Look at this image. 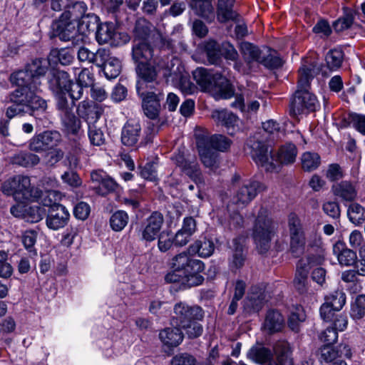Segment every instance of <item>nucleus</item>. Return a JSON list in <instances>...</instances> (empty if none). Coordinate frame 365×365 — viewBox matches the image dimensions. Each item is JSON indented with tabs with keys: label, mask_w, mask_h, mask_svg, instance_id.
<instances>
[{
	"label": "nucleus",
	"mask_w": 365,
	"mask_h": 365,
	"mask_svg": "<svg viewBox=\"0 0 365 365\" xmlns=\"http://www.w3.org/2000/svg\"><path fill=\"white\" fill-rule=\"evenodd\" d=\"M264 133H257L250 136L246 142L247 147L250 149V155L258 166L264 168L267 171L272 172L277 170L279 164L293 163L297 155V149L294 144L287 143L282 145L276 155L272 154L269 149Z\"/></svg>",
	"instance_id": "obj_1"
},
{
	"label": "nucleus",
	"mask_w": 365,
	"mask_h": 365,
	"mask_svg": "<svg viewBox=\"0 0 365 365\" xmlns=\"http://www.w3.org/2000/svg\"><path fill=\"white\" fill-rule=\"evenodd\" d=\"M173 270L165 276L168 283L179 282L182 289L199 286L204 282L201 274L205 269L204 263L191 258L186 252L175 256L172 259Z\"/></svg>",
	"instance_id": "obj_2"
},
{
	"label": "nucleus",
	"mask_w": 365,
	"mask_h": 365,
	"mask_svg": "<svg viewBox=\"0 0 365 365\" xmlns=\"http://www.w3.org/2000/svg\"><path fill=\"white\" fill-rule=\"evenodd\" d=\"M233 203L238 206L245 207L252 202L256 196L266 189L264 185L255 180L240 181V176L235 174L232 178Z\"/></svg>",
	"instance_id": "obj_3"
},
{
	"label": "nucleus",
	"mask_w": 365,
	"mask_h": 365,
	"mask_svg": "<svg viewBox=\"0 0 365 365\" xmlns=\"http://www.w3.org/2000/svg\"><path fill=\"white\" fill-rule=\"evenodd\" d=\"M173 48H162L160 47V53L154 59V63L157 66L163 70L166 71L165 76L169 75L170 76H173L175 78L179 79L180 86L178 87L181 91H192V85L190 81L185 76H182V73L184 70L180 60L173 55H167L165 53L166 49L173 51L175 48V43L173 40Z\"/></svg>",
	"instance_id": "obj_4"
},
{
	"label": "nucleus",
	"mask_w": 365,
	"mask_h": 365,
	"mask_svg": "<svg viewBox=\"0 0 365 365\" xmlns=\"http://www.w3.org/2000/svg\"><path fill=\"white\" fill-rule=\"evenodd\" d=\"M266 213L264 209H260L252 234L257 250L260 254H264L269 250L274 235V223Z\"/></svg>",
	"instance_id": "obj_5"
},
{
	"label": "nucleus",
	"mask_w": 365,
	"mask_h": 365,
	"mask_svg": "<svg viewBox=\"0 0 365 365\" xmlns=\"http://www.w3.org/2000/svg\"><path fill=\"white\" fill-rule=\"evenodd\" d=\"M2 192L7 195H13L20 202L32 201L38 196V188L31 187L30 178L23 175L15 176L4 182Z\"/></svg>",
	"instance_id": "obj_6"
},
{
	"label": "nucleus",
	"mask_w": 365,
	"mask_h": 365,
	"mask_svg": "<svg viewBox=\"0 0 365 365\" xmlns=\"http://www.w3.org/2000/svg\"><path fill=\"white\" fill-rule=\"evenodd\" d=\"M133 36L135 41H149L158 43L159 41L160 46L162 48H168L173 49V40L165 38L161 33L145 19L140 18L135 21L133 29Z\"/></svg>",
	"instance_id": "obj_7"
},
{
	"label": "nucleus",
	"mask_w": 365,
	"mask_h": 365,
	"mask_svg": "<svg viewBox=\"0 0 365 365\" xmlns=\"http://www.w3.org/2000/svg\"><path fill=\"white\" fill-rule=\"evenodd\" d=\"M352 355L349 345L341 343L335 348L324 346L319 350V360L322 365H347L343 359Z\"/></svg>",
	"instance_id": "obj_8"
},
{
	"label": "nucleus",
	"mask_w": 365,
	"mask_h": 365,
	"mask_svg": "<svg viewBox=\"0 0 365 365\" xmlns=\"http://www.w3.org/2000/svg\"><path fill=\"white\" fill-rule=\"evenodd\" d=\"M204 312L202 309L197 305L190 306L188 304L180 302L175 304L173 313L171 317V324L180 327L194 319H202Z\"/></svg>",
	"instance_id": "obj_9"
},
{
	"label": "nucleus",
	"mask_w": 365,
	"mask_h": 365,
	"mask_svg": "<svg viewBox=\"0 0 365 365\" xmlns=\"http://www.w3.org/2000/svg\"><path fill=\"white\" fill-rule=\"evenodd\" d=\"M290 235V252L295 257H300L304 252L306 237L299 218L295 214H290L288 220Z\"/></svg>",
	"instance_id": "obj_10"
},
{
	"label": "nucleus",
	"mask_w": 365,
	"mask_h": 365,
	"mask_svg": "<svg viewBox=\"0 0 365 365\" xmlns=\"http://www.w3.org/2000/svg\"><path fill=\"white\" fill-rule=\"evenodd\" d=\"M319 106L318 98L314 93H294L290 100L289 115L297 118L305 110L313 112Z\"/></svg>",
	"instance_id": "obj_11"
},
{
	"label": "nucleus",
	"mask_w": 365,
	"mask_h": 365,
	"mask_svg": "<svg viewBox=\"0 0 365 365\" xmlns=\"http://www.w3.org/2000/svg\"><path fill=\"white\" fill-rule=\"evenodd\" d=\"M53 35L63 41L82 38L76 21L69 19V13H63L60 19L51 25Z\"/></svg>",
	"instance_id": "obj_12"
},
{
	"label": "nucleus",
	"mask_w": 365,
	"mask_h": 365,
	"mask_svg": "<svg viewBox=\"0 0 365 365\" xmlns=\"http://www.w3.org/2000/svg\"><path fill=\"white\" fill-rule=\"evenodd\" d=\"M48 0H34L36 6L47 2ZM51 9L55 11H61L65 9L63 13H69V19L73 17L76 20L81 19L86 16L87 6L83 1L76 0H51Z\"/></svg>",
	"instance_id": "obj_13"
},
{
	"label": "nucleus",
	"mask_w": 365,
	"mask_h": 365,
	"mask_svg": "<svg viewBox=\"0 0 365 365\" xmlns=\"http://www.w3.org/2000/svg\"><path fill=\"white\" fill-rule=\"evenodd\" d=\"M10 81L13 86L18 88L16 91H41L44 88L41 87V81L34 78L26 68L13 73L10 76Z\"/></svg>",
	"instance_id": "obj_14"
},
{
	"label": "nucleus",
	"mask_w": 365,
	"mask_h": 365,
	"mask_svg": "<svg viewBox=\"0 0 365 365\" xmlns=\"http://www.w3.org/2000/svg\"><path fill=\"white\" fill-rule=\"evenodd\" d=\"M69 217L70 214L66 207L56 204L48 208L46 223L49 229L58 230L67 225Z\"/></svg>",
	"instance_id": "obj_15"
},
{
	"label": "nucleus",
	"mask_w": 365,
	"mask_h": 365,
	"mask_svg": "<svg viewBox=\"0 0 365 365\" xmlns=\"http://www.w3.org/2000/svg\"><path fill=\"white\" fill-rule=\"evenodd\" d=\"M175 160L177 165L197 185L204 184V179L200 165L194 158H185L183 155H179L176 157Z\"/></svg>",
	"instance_id": "obj_16"
},
{
	"label": "nucleus",
	"mask_w": 365,
	"mask_h": 365,
	"mask_svg": "<svg viewBox=\"0 0 365 365\" xmlns=\"http://www.w3.org/2000/svg\"><path fill=\"white\" fill-rule=\"evenodd\" d=\"M292 347L285 340L276 341L272 347V361L269 365H294Z\"/></svg>",
	"instance_id": "obj_17"
},
{
	"label": "nucleus",
	"mask_w": 365,
	"mask_h": 365,
	"mask_svg": "<svg viewBox=\"0 0 365 365\" xmlns=\"http://www.w3.org/2000/svg\"><path fill=\"white\" fill-rule=\"evenodd\" d=\"M164 222V217L160 212H153L145 221L142 231V238L152 242L159 237L160 231Z\"/></svg>",
	"instance_id": "obj_18"
},
{
	"label": "nucleus",
	"mask_w": 365,
	"mask_h": 365,
	"mask_svg": "<svg viewBox=\"0 0 365 365\" xmlns=\"http://www.w3.org/2000/svg\"><path fill=\"white\" fill-rule=\"evenodd\" d=\"M142 100V108L144 114L151 120H157L161 109V93H140Z\"/></svg>",
	"instance_id": "obj_19"
},
{
	"label": "nucleus",
	"mask_w": 365,
	"mask_h": 365,
	"mask_svg": "<svg viewBox=\"0 0 365 365\" xmlns=\"http://www.w3.org/2000/svg\"><path fill=\"white\" fill-rule=\"evenodd\" d=\"M195 139L200 160L204 166L211 170H217L220 165L219 154L207 145V141H205L203 138H198L195 136Z\"/></svg>",
	"instance_id": "obj_20"
},
{
	"label": "nucleus",
	"mask_w": 365,
	"mask_h": 365,
	"mask_svg": "<svg viewBox=\"0 0 365 365\" xmlns=\"http://www.w3.org/2000/svg\"><path fill=\"white\" fill-rule=\"evenodd\" d=\"M137 70L140 79L136 83V89L140 91L155 88L154 84H157L155 82L157 72L155 68L147 62L138 64Z\"/></svg>",
	"instance_id": "obj_21"
},
{
	"label": "nucleus",
	"mask_w": 365,
	"mask_h": 365,
	"mask_svg": "<svg viewBox=\"0 0 365 365\" xmlns=\"http://www.w3.org/2000/svg\"><path fill=\"white\" fill-rule=\"evenodd\" d=\"M91 178L92 182L96 184L94 187L96 192L102 196L115 191L118 185L114 180L103 170L93 171L91 173Z\"/></svg>",
	"instance_id": "obj_22"
},
{
	"label": "nucleus",
	"mask_w": 365,
	"mask_h": 365,
	"mask_svg": "<svg viewBox=\"0 0 365 365\" xmlns=\"http://www.w3.org/2000/svg\"><path fill=\"white\" fill-rule=\"evenodd\" d=\"M11 101L19 105L25 106L32 110H44L46 108V102L36 95V93H13Z\"/></svg>",
	"instance_id": "obj_23"
},
{
	"label": "nucleus",
	"mask_w": 365,
	"mask_h": 365,
	"mask_svg": "<svg viewBox=\"0 0 365 365\" xmlns=\"http://www.w3.org/2000/svg\"><path fill=\"white\" fill-rule=\"evenodd\" d=\"M80 117L84 118L88 126L96 125L103 113L102 107L93 101H83L77 109Z\"/></svg>",
	"instance_id": "obj_24"
},
{
	"label": "nucleus",
	"mask_w": 365,
	"mask_h": 365,
	"mask_svg": "<svg viewBox=\"0 0 365 365\" xmlns=\"http://www.w3.org/2000/svg\"><path fill=\"white\" fill-rule=\"evenodd\" d=\"M332 251L341 266L353 267L356 263V252L348 248L345 242L340 240L337 241L333 245Z\"/></svg>",
	"instance_id": "obj_25"
},
{
	"label": "nucleus",
	"mask_w": 365,
	"mask_h": 365,
	"mask_svg": "<svg viewBox=\"0 0 365 365\" xmlns=\"http://www.w3.org/2000/svg\"><path fill=\"white\" fill-rule=\"evenodd\" d=\"M243 243L242 237L232 240V253L229 258V267L232 272L241 269L245 264L246 255L244 253Z\"/></svg>",
	"instance_id": "obj_26"
},
{
	"label": "nucleus",
	"mask_w": 365,
	"mask_h": 365,
	"mask_svg": "<svg viewBox=\"0 0 365 365\" xmlns=\"http://www.w3.org/2000/svg\"><path fill=\"white\" fill-rule=\"evenodd\" d=\"M153 42L139 41L134 42L132 48L133 60L138 64L147 63L154 56L153 48L151 46Z\"/></svg>",
	"instance_id": "obj_27"
},
{
	"label": "nucleus",
	"mask_w": 365,
	"mask_h": 365,
	"mask_svg": "<svg viewBox=\"0 0 365 365\" xmlns=\"http://www.w3.org/2000/svg\"><path fill=\"white\" fill-rule=\"evenodd\" d=\"M247 358L261 365H269L272 361V350L264 346L262 344L257 343L253 345L247 354Z\"/></svg>",
	"instance_id": "obj_28"
},
{
	"label": "nucleus",
	"mask_w": 365,
	"mask_h": 365,
	"mask_svg": "<svg viewBox=\"0 0 365 365\" xmlns=\"http://www.w3.org/2000/svg\"><path fill=\"white\" fill-rule=\"evenodd\" d=\"M48 88L52 91H71L73 82L69 75L63 71H56L47 81Z\"/></svg>",
	"instance_id": "obj_29"
},
{
	"label": "nucleus",
	"mask_w": 365,
	"mask_h": 365,
	"mask_svg": "<svg viewBox=\"0 0 365 365\" xmlns=\"http://www.w3.org/2000/svg\"><path fill=\"white\" fill-rule=\"evenodd\" d=\"M215 248V246L212 239L201 237L190 245L188 252L192 255H197L200 257L206 258L213 254Z\"/></svg>",
	"instance_id": "obj_30"
},
{
	"label": "nucleus",
	"mask_w": 365,
	"mask_h": 365,
	"mask_svg": "<svg viewBox=\"0 0 365 365\" xmlns=\"http://www.w3.org/2000/svg\"><path fill=\"white\" fill-rule=\"evenodd\" d=\"M159 338L163 345L169 348H174L179 346L184 338V334L180 327H167L159 333Z\"/></svg>",
	"instance_id": "obj_31"
},
{
	"label": "nucleus",
	"mask_w": 365,
	"mask_h": 365,
	"mask_svg": "<svg viewBox=\"0 0 365 365\" xmlns=\"http://www.w3.org/2000/svg\"><path fill=\"white\" fill-rule=\"evenodd\" d=\"M190 7L195 14L207 22H212L215 19L214 7L212 0H190Z\"/></svg>",
	"instance_id": "obj_32"
},
{
	"label": "nucleus",
	"mask_w": 365,
	"mask_h": 365,
	"mask_svg": "<svg viewBox=\"0 0 365 365\" xmlns=\"http://www.w3.org/2000/svg\"><path fill=\"white\" fill-rule=\"evenodd\" d=\"M195 136L198 138H203L205 141H207V145L212 150L221 152L227 151L232 145V140L229 138L220 134L213 135L210 137L205 134L200 133L196 134Z\"/></svg>",
	"instance_id": "obj_33"
},
{
	"label": "nucleus",
	"mask_w": 365,
	"mask_h": 365,
	"mask_svg": "<svg viewBox=\"0 0 365 365\" xmlns=\"http://www.w3.org/2000/svg\"><path fill=\"white\" fill-rule=\"evenodd\" d=\"M51 62L44 58H36L26 66V68L31 73L34 78H38L41 81V87H43V83L47 82L45 78V74L48 71V66Z\"/></svg>",
	"instance_id": "obj_34"
},
{
	"label": "nucleus",
	"mask_w": 365,
	"mask_h": 365,
	"mask_svg": "<svg viewBox=\"0 0 365 365\" xmlns=\"http://www.w3.org/2000/svg\"><path fill=\"white\" fill-rule=\"evenodd\" d=\"M141 130L138 123L128 122L123 127L121 133V141L127 146H133L138 140Z\"/></svg>",
	"instance_id": "obj_35"
},
{
	"label": "nucleus",
	"mask_w": 365,
	"mask_h": 365,
	"mask_svg": "<svg viewBox=\"0 0 365 365\" xmlns=\"http://www.w3.org/2000/svg\"><path fill=\"white\" fill-rule=\"evenodd\" d=\"M82 93H55L56 106L62 113L66 110L71 111L75 106L76 101L81 98Z\"/></svg>",
	"instance_id": "obj_36"
},
{
	"label": "nucleus",
	"mask_w": 365,
	"mask_h": 365,
	"mask_svg": "<svg viewBox=\"0 0 365 365\" xmlns=\"http://www.w3.org/2000/svg\"><path fill=\"white\" fill-rule=\"evenodd\" d=\"M61 123L67 135H78L81 130V120L71 111L66 110L61 114Z\"/></svg>",
	"instance_id": "obj_37"
},
{
	"label": "nucleus",
	"mask_w": 365,
	"mask_h": 365,
	"mask_svg": "<svg viewBox=\"0 0 365 365\" xmlns=\"http://www.w3.org/2000/svg\"><path fill=\"white\" fill-rule=\"evenodd\" d=\"M235 0H218L217 8V20L224 23L230 20H235L237 15L233 11Z\"/></svg>",
	"instance_id": "obj_38"
},
{
	"label": "nucleus",
	"mask_w": 365,
	"mask_h": 365,
	"mask_svg": "<svg viewBox=\"0 0 365 365\" xmlns=\"http://www.w3.org/2000/svg\"><path fill=\"white\" fill-rule=\"evenodd\" d=\"M334 195L346 201L355 200L357 192L354 186L349 181H341L332 187Z\"/></svg>",
	"instance_id": "obj_39"
},
{
	"label": "nucleus",
	"mask_w": 365,
	"mask_h": 365,
	"mask_svg": "<svg viewBox=\"0 0 365 365\" xmlns=\"http://www.w3.org/2000/svg\"><path fill=\"white\" fill-rule=\"evenodd\" d=\"M284 327V318L277 311L270 310L267 312L264 322V329L269 333L281 331Z\"/></svg>",
	"instance_id": "obj_40"
},
{
	"label": "nucleus",
	"mask_w": 365,
	"mask_h": 365,
	"mask_svg": "<svg viewBox=\"0 0 365 365\" xmlns=\"http://www.w3.org/2000/svg\"><path fill=\"white\" fill-rule=\"evenodd\" d=\"M212 118L217 123L227 128H234L238 121V118L234 113L227 110H215L212 113Z\"/></svg>",
	"instance_id": "obj_41"
},
{
	"label": "nucleus",
	"mask_w": 365,
	"mask_h": 365,
	"mask_svg": "<svg viewBox=\"0 0 365 365\" xmlns=\"http://www.w3.org/2000/svg\"><path fill=\"white\" fill-rule=\"evenodd\" d=\"M115 31V25L112 22H105L98 26L96 38L100 44L110 43Z\"/></svg>",
	"instance_id": "obj_42"
},
{
	"label": "nucleus",
	"mask_w": 365,
	"mask_h": 365,
	"mask_svg": "<svg viewBox=\"0 0 365 365\" xmlns=\"http://www.w3.org/2000/svg\"><path fill=\"white\" fill-rule=\"evenodd\" d=\"M99 19L93 14H88L79 19L78 27L81 35L86 36L91 31H97Z\"/></svg>",
	"instance_id": "obj_43"
},
{
	"label": "nucleus",
	"mask_w": 365,
	"mask_h": 365,
	"mask_svg": "<svg viewBox=\"0 0 365 365\" xmlns=\"http://www.w3.org/2000/svg\"><path fill=\"white\" fill-rule=\"evenodd\" d=\"M73 59V54L66 48L52 49L48 55V61L53 65H56L58 63L63 66L69 65Z\"/></svg>",
	"instance_id": "obj_44"
},
{
	"label": "nucleus",
	"mask_w": 365,
	"mask_h": 365,
	"mask_svg": "<svg viewBox=\"0 0 365 365\" xmlns=\"http://www.w3.org/2000/svg\"><path fill=\"white\" fill-rule=\"evenodd\" d=\"M269 69H275L281 67L283 61L279 56L277 51L267 48L264 50L259 62Z\"/></svg>",
	"instance_id": "obj_45"
},
{
	"label": "nucleus",
	"mask_w": 365,
	"mask_h": 365,
	"mask_svg": "<svg viewBox=\"0 0 365 365\" xmlns=\"http://www.w3.org/2000/svg\"><path fill=\"white\" fill-rule=\"evenodd\" d=\"M308 269L297 264L293 284L297 291L300 294H304L308 290Z\"/></svg>",
	"instance_id": "obj_46"
},
{
	"label": "nucleus",
	"mask_w": 365,
	"mask_h": 365,
	"mask_svg": "<svg viewBox=\"0 0 365 365\" xmlns=\"http://www.w3.org/2000/svg\"><path fill=\"white\" fill-rule=\"evenodd\" d=\"M358 276L359 274L355 269L345 270L341 273V279L344 282L347 284L346 288L351 293H356L361 289Z\"/></svg>",
	"instance_id": "obj_47"
},
{
	"label": "nucleus",
	"mask_w": 365,
	"mask_h": 365,
	"mask_svg": "<svg viewBox=\"0 0 365 365\" xmlns=\"http://www.w3.org/2000/svg\"><path fill=\"white\" fill-rule=\"evenodd\" d=\"M213 75L204 68H197L192 72L194 80L204 90L209 89L212 86Z\"/></svg>",
	"instance_id": "obj_48"
},
{
	"label": "nucleus",
	"mask_w": 365,
	"mask_h": 365,
	"mask_svg": "<svg viewBox=\"0 0 365 365\" xmlns=\"http://www.w3.org/2000/svg\"><path fill=\"white\" fill-rule=\"evenodd\" d=\"M211 94L215 100H230L234 98V101L230 103V106L232 108L239 109L241 111L245 110V99L242 94L235 95V93H211Z\"/></svg>",
	"instance_id": "obj_49"
},
{
	"label": "nucleus",
	"mask_w": 365,
	"mask_h": 365,
	"mask_svg": "<svg viewBox=\"0 0 365 365\" xmlns=\"http://www.w3.org/2000/svg\"><path fill=\"white\" fill-rule=\"evenodd\" d=\"M240 50L244 58L247 62H259L264 50H259L257 46L249 42H242L240 46Z\"/></svg>",
	"instance_id": "obj_50"
},
{
	"label": "nucleus",
	"mask_w": 365,
	"mask_h": 365,
	"mask_svg": "<svg viewBox=\"0 0 365 365\" xmlns=\"http://www.w3.org/2000/svg\"><path fill=\"white\" fill-rule=\"evenodd\" d=\"M347 216L353 224L360 225L365 221V209L357 202L351 203L348 207Z\"/></svg>",
	"instance_id": "obj_51"
},
{
	"label": "nucleus",
	"mask_w": 365,
	"mask_h": 365,
	"mask_svg": "<svg viewBox=\"0 0 365 365\" xmlns=\"http://www.w3.org/2000/svg\"><path fill=\"white\" fill-rule=\"evenodd\" d=\"M38 197L33 201H38L43 206L51 208L53 205L58 204L56 201L59 199V193L53 190H48L43 192L38 189Z\"/></svg>",
	"instance_id": "obj_52"
},
{
	"label": "nucleus",
	"mask_w": 365,
	"mask_h": 365,
	"mask_svg": "<svg viewBox=\"0 0 365 365\" xmlns=\"http://www.w3.org/2000/svg\"><path fill=\"white\" fill-rule=\"evenodd\" d=\"M121 63L118 58L110 56L103 67L104 75L108 79L115 78L119 76Z\"/></svg>",
	"instance_id": "obj_53"
},
{
	"label": "nucleus",
	"mask_w": 365,
	"mask_h": 365,
	"mask_svg": "<svg viewBox=\"0 0 365 365\" xmlns=\"http://www.w3.org/2000/svg\"><path fill=\"white\" fill-rule=\"evenodd\" d=\"M306 319L305 312L302 306L295 307L291 312L288 319V326L289 328L295 331H299V324L303 322Z\"/></svg>",
	"instance_id": "obj_54"
},
{
	"label": "nucleus",
	"mask_w": 365,
	"mask_h": 365,
	"mask_svg": "<svg viewBox=\"0 0 365 365\" xmlns=\"http://www.w3.org/2000/svg\"><path fill=\"white\" fill-rule=\"evenodd\" d=\"M128 215L123 210L115 212L110 218V225L113 230L120 232L124 229L128 222Z\"/></svg>",
	"instance_id": "obj_55"
},
{
	"label": "nucleus",
	"mask_w": 365,
	"mask_h": 365,
	"mask_svg": "<svg viewBox=\"0 0 365 365\" xmlns=\"http://www.w3.org/2000/svg\"><path fill=\"white\" fill-rule=\"evenodd\" d=\"M14 162L23 167H32L39 163L40 158L34 153L21 152L14 156Z\"/></svg>",
	"instance_id": "obj_56"
},
{
	"label": "nucleus",
	"mask_w": 365,
	"mask_h": 365,
	"mask_svg": "<svg viewBox=\"0 0 365 365\" xmlns=\"http://www.w3.org/2000/svg\"><path fill=\"white\" fill-rule=\"evenodd\" d=\"M346 302V294L340 290L334 291L325 297L324 303L331 306L335 311H339L342 309Z\"/></svg>",
	"instance_id": "obj_57"
},
{
	"label": "nucleus",
	"mask_w": 365,
	"mask_h": 365,
	"mask_svg": "<svg viewBox=\"0 0 365 365\" xmlns=\"http://www.w3.org/2000/svg\"><path fill=\"white\" fill-rule=\"evenodd\" d=\"M320 163V156L316 153L306 152L302 156V165L305 171L317 169Z\"/></svg>",
	"instance_id": "obj_58"
},
{
	"label": "nucleus",
	"mask_w": 365,
	"mask_h": 365,
	"mask_svg": "<svg viewBox=\"0 0 365 365\" xmlns=\"http://www.w3.org/2000/svg\"><path fill=\"white\" fill-rule=\"evenodd\" d=\"M344 54L340 49L330 50L326 55L325 61L330 70H336L342 63Z\"/></svg>",
	"instance_id": "obj_59"
},
{
	"label": "nucleus",
	"mask_w": 365,
	"mask_h": 365,
	"mask_svg": "<svg viewBox=\"0 0 365 365\" xmlns=\"http://www.w3.org/2000/svg\"><path fill=\"white\" fill-rule=\"evenodd\" d=\"M201 319H194L190 321V322L187 324H184L180 327V329H182L185 330L187 336L189 339H196L200 337L203 332V327L201 324L199 323V321Z\"/></svg>",
	"instance_id": "obj_60"
},
{
	"label": "nucleus",
	"mask_w": 365,
	"mask_h": 365,
	"mask_svg": "<svg viewBox=\"0 0 365 365\" xmlns=\"http://www.w3.org/2000/svg\"><path fill=\"white\" fill-rule=\"evenodd\" d=\"M205 51L210 63L215 64L220 58L221 50L215 41H209L205 45Z\"/></svg>",
	"instance_id": "obj_61"
},
{
	"label": "nucleus",
	"mask_w": 365,
	"mask_h": 365,
	"mask_svg": "<svg viewBox=\"0 0 365 365\" xmlns=\"http://www.w3.org/2000/svg\"><path fill=\"white\" fill-rule=\"evenodd\" d=\"M365 315V294H360L356 297L351 304V316L354 319H361Z\"/></svg>",
	"instance_id": "obj_62"
},
{
	"label": "nucleus",
	"mask_w": 365,
	"mask_h": 365,
	"mask_svg": "<svg viewBox=\"0 0 365 365\" xmlns=\"http://www.w3.org/2000/svg\"><path fill=\"white\" fill-rule=\"evenodd\" d=\"M300 78L298 81V90L297 91H308L310 88L309 81L313 78L312 69L304 66L299 70Z\"/></svg>",
	"instance_id": "obj_63"
},
{
	"label": "nucleus",
	"mask_w": 365,
	"mask_h": 365,
	"mask_svg": "<svg viewBox=\"0 0 365 365\" xmlns=\"http://www.w3.org/2000/svg\"><path fill=\"white\" fill-rule=\"evenodd\" d=\"M197 360L192 354L184 352L175 355L171 360L172 365H196Z\"/></svg>",
	"instance_id": "obj_64"
}]
</instances>
